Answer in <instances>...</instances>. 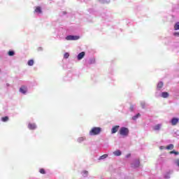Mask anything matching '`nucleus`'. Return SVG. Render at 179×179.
Instances as JSON below:
<instances>
[{
	"instance_id": "1a4fd4ad",
	"label": "nucleus",
	"mask_w": 179,
	"mask_h": 179,
	"mask_svg": "<svg viewBox=\"0 0 179 179\" xmlns=\"http://www.w3.org/2000/svg\"><path fill=\"white\" fill-rule=\"evenodd\" d=\"M160 96L163 99H167V97H169V96H170V94H169V92H162Z\"/></svg>"
},
{
	"instance_id": "7ed1b4c3",
	"label": "nucleus",
	"mask_w": 179,
	"mask_h": 179,
	"mask_svg": "<svg viewBox=\"0 0 179 179\" xmlns=\"http://www.w3.org/2000/svg\"><path fill=\"white\" fill-rule=\"evenodd\" d=\"M141 166V161L139 159H135L133 164H131V167L134 169H136Z\"/></svg>"
},
{
	"instance_id": "aec40b11",
	"label": "nucleus",
	"mask_w": 179,
	"mask_h": 179,
	"mask_svg": "<svg viewBox=\"0 0 179 179\" xmlns=\"http://www.w3.org/2000/svg\"><path fill=\"white\" fill-rule=\"evenodd\" d=\"M64 58H65V59H68V58H69V52L64 53Z\"/></svg>"
},
{
	"instance_id": "c756f323",
	"label": "nucleus",
	"mask_w": 179,
	"mask_h": 179,
	"mask_svg": "<svg viewBox=\"0 0 179 179\" xmlns=\"http://www.w3.org/2000/svg\"><path fill=\"white\" fill-rule=\"evenodd\" d=\"M162 127V125H160V124H158L157 125V129H160V127Z\"/></svg>"
},
{
	"instance_id": "4468645a",
	"label": "nucleus",
	"mask_w": 179,
	"mask_h": 179,
	"mask_svg": "<svg viewBox=\"0 0 179 179\" xmlns=\"http://www.w3.org/2000/svg\"><path fill=\"white\" fill-rule=\"evenodd\" d=\"M27 64L29 66H33V65H34V60L30 59L28 61Z\"/></svg>"
},
{
	"instance_id": "393cba45",
	"label": "nucleus",
	"mask_w": 179,
	"mask_h": 179,
	"mask_svg": "<svg viewBox=\"0 0 179 179\" xmlns=\"http://www.w3.org/2000/svg\"><path fill=\"white\" fill-rule=\"evenodd\" d=\"M141 106L142 108H145L146 103H145V102H141Z\"/></svg>"
},
{
	"instance_id": "ddd939ff",
	"label": "nucleus",
	"mask_w": 179,
	"mask_h": 179,
	"mask_svg": "<svg viewBox=\"0 0 179 179\" xmlns=\"http://www.w3.org/2000/svg\"><path fill=\"white\" fill-rule=\"evenodd\" d=\"M113 155L115 156H121L122 152L120 150H116V151L113 152Z\"/></svg>"
},
{
	"instance_id": "20e7f679",
	"label": "nucleus",
	"mask_w": 179,
	"mask_h": 179,
	"mask_svg": "<svg viewBox=\"0 0 179 179\" xmlns=\"http://www.w3.org/2000/svg\"><path fill=\"white\" fill-rule=\"evenodd\" d=\"M80 37L78 36H67L66 37V40L67 41H73V40H79Z\"/></svg>"
},
{
	"instance_id": "f8f14e48",
	"label": "nucleus",
	"mask_w": 179,
	"mask_h": 179,
	"mask_svg": "<svg viewBox=\"0 0 179 179\" xmlns=\"http://www.w3.org/2000/svg\"><path fill=\"white\" fill-rule=\"evenodd\" d=\"M166 149H167V150H173V149H174V145L170 144L166 147Z\"/></svg>"
},
{
	"instance_id": "5701e85b",
	"label": "nucleus",
	"mask_w": 179,
	"mask_h": 179,
	"mask_svg": "<svg viewBox=\"0 0 179 179\" xmlns=\"http://www.w3.org/2000/svg\"><path fill=\"white\" fill-rule=\"evenodd\" d=\"M174 164L179 167V159H175Z\"/></svg>"
},
{
	"instance_id": "9b49d317",
	"label": "nucleus",
	"mask_w": 179,
	"mask_h": 179,
	"mask_svg": "<svg viewBox=\"0 0 179 179\" xmlns=\"http://www.w3.org/2000/svg\"><path fill=\"white\" fill-rule=\"evenodd\" d=\"M36 13H42L41 7L37 6L34 10Z\"/></svg>"
},
{
	"instance_id": "423d86ee",
	"label": "nucleus",
	"mask_w": 179,
	"mask_h": 179,
	"mask_svg": "<svg viewBox=\"0 0 179 179\" xmlns=\"http://www.w3.org/2000/svg\"><path fill=\"white\" fill-rule=\"evenodd\" d=\"M20 93H22L23 94H26V93L27 92V87H26L25 86H22L20 88Z\"/></svg>"
},
{
	"instance_id": "c85d7f7f",
	"label": "nucleus",
	"mask_w": 179,
	"mask_h": 179,
	"mask_svg": "<svg viewBox=\"0 0 179 179\" xmlns=\"http://www.w3.org/2000/svg\"><path fill=\"white\" fill-rule=\"evenodd\" d=\"M130 111H134V105H131L129 108Z\"/></svg>"
},
{
	"instance_id": "dca6fc26",
	"label": "nucleus",
	"mask_w": 179,
	"mask_h": 179,
	"mask_svg": "<svg viewBox=\"0 0 179 179\" xmlns=\"http://www.w3.org/2000/svg\"><path fill=\"white\" fill-rule=\"evenodd\" d=\"M107 157H108V155L104 154L100 157V160H104V159H107Z\"/></svg>"
},
{
	"instance_id": "4be33fe9",
	"label": "nucleus",
	"mask_w": 179,
	"mask_h": 179,
	"mask_svg": "<svg viewBox=\"0 0 179 179\" xmlns=\"http://www.w3.org/2000/svg\"><path fill=\"white\" fill-rule=\"evenodd\" d=\"M8 55H9L10 57H13V55H15V52H13V51H9V52H8Z\"/></svg>"
},
{
	"instance_id": "473e14b6",
	"label": "nucleus",
	"mask_w": 179,
	"mask_h": 179,
	"mask_svg": "<svg viewBox=\"0 0 179 179\" xmlns=\"http://www.w3.org/2000/svg\"><path fill=\"white\" fill-rule=\"evenodd\" d=\"M99 1H101V0H99Z\"/></svg>"
},
{
	"instance_id": "f3484780",
	"label": "nucleus",
	"mask_w": 179,
	"mask_h": 179,
	"mask_svg": "<svg viewBox=\"0 0 179 179\" xmlns=\"http://www.w3.org/2000/svg\"><path fill=\"white\" fill-rule=\"evenodd\" d=\"M174 30H179V22L175 24Z\"/></svg>"
},
{
	"instance_id": "0eeeda50",
	"label": "nucleus",
	"mask_w": 179,
	"mask_h": 179,
	"mask_svg": "<svg viewBox=\"0 0 179 179\" xmlns=\"http://www.w3.org/2000/svg\"><path fill=\"white\" fill-rule=\"evenodd\" d=\"M29 129H36L37 128V126L36 125V123H29L28 124Z\"/></svg>"
},
{
	"instance_id": "bb28decb",
	"label": "nucleus",
	"mask_w": 179,
	"mask_h": 179,
	"mask_svg": "<svg viewBox=\"0 0 179 179\" xmlns=\"http://www.w3.org/2000/svg\"><path fill=\"white\" fill-rule=\"evenodd\" d=\"M94 62H95L94 59H91L90 60L89 64L90 65H92V64H94Z\"/></svg>"
},
{
	"instance_id": "2eb2a0df",
	"label": "nucleus",
	"mask_w": 179,
	"mask_h": 179,
	"mask_svg": "<svg viewBox=\"0 0 179 179\" xmlns=\"http://www.w3.org/2000/svg\"><path fill=\"white\" fill-rule=\"evenodd\" d=\"M1 121H3V122H6L7 121H9V117L8 116H5L1 117Z\"/></svg>"
},
{
	"instance_id": "39448f33",
	"label": "nucleus",
	"mask_w": 179,
	"mask_h": 179,
	"mask_svg": "<svg viewBox=\"0 0 179 179\" xmlns=\"http://www.w3.org/2000/svg\"><path fill=\"white\" fill-rule=\"evenodd\" d=\"M118 129H120L119 125L114 126L111 129V134H116V132H118Z\"/></svg>"
},
{
	"instance_id": "9d476101",
	"label": "nucleus",
	"mask_w": 179,
	"mask_h": 179,
	"mask_svg": "<svg viewBox=\"0 0 179 179\" xmlns=\"http://www.w3.org/2000/svg\"><path fill=\"white\" fill-rule=\"evenodd\" d=\"M85 55V52H82L80 54L78 55L77 58L78 59V61H80V59H82Z\"/></svg>"
},
{
	"instance_id": "412c9836",
	"label": "nucleus",
	"mask_w": 179,
	"mask_h": 179,
	"mask_svg": "<svg viewBox=\"0 0 179 179\" xmlns=\"http://www.w3.org/2000/svg\"><path fill=\"white\" fill-rule=\"evenodd\" d=\"M170 155H179V152H177V151L173 150V151L170 152Z\"/></svg>"
},
{
	"instance_id": "f257e3e1",
	"label": "nucleus",
	"mask_w": 179,
	"mask_h": 179,
	"mask_svg": "<svg viewBox=\"0 0 179 179\" xmlns=\"http://www.w3.org/2000/svg\"><path fill=\"white\" fill-rule=\"evenodd\" d=\"M119 134L122 135V136H128V135H129V129L127 127H121Z\"/></svg>"
},
{
	"instance_id": "a211bd4d",
	"label": "nucleus",
	"mask_w": 179,
	"mask_h": 179,
	"mask_svg": "<svg viewBox=\"0 0 179 179\" xmlns=\"http://www.w3.org/2000/svg\"><path fill=\"white\" fill-rule=\"evenodd\" d=\"M139 117H141V114L140 113H138L137 115H136L135 116H134L132 117V120H137V118H139Z\"/></svg>"
},
{
	"instance_id": "a878e982",
	"label": "nucleus",
	"mask_w": 179,
	"mask_h": 179,
	"mask_svg": "<svg viewBox=\"0 0 179 179\" xmlns=\"http://www.w3.org/2000/svg\"><path fill=\"white\" fill-rule=\"evenodd\" d=\"M83 174H84V177H87V174H89V172H87V171H84Z\"/></svg>"
},
{
	"instance_id": "2f4dec72",
	"label": "nucleus",
	"mask_w": 179,
	"mask_h": 179,
	"mask_svg": "<svg viewBox=\"0 0 179 179\" xmlns=\"http://www.w3.org/2000/svg\"><path fill=\"white\" fill-rule=\"evenodd\" d=\"M165 178H170V177L169 176V177H167V176H165Z\"/></svg>"
},
{
	"instance_id": "b1692460",
	"label": "nucleus",
	"mask_w": 179,
	"mask_h": 179,
	"mask_svg": "<svg viewBox=\"0 0 179 179\" xmlns=\"http://www.w3.org/2000/svg\"><path fill=\"white\" fill-rule=\"evenodd\" d=\"M39 173H41V174H45V170H44V169H41Z\"/></svg>"
},
{
	"instance_id": "6e6552de",
	"label": "nucleus",
	"mask_w": 179,
	"mask_h": 179,
	"mask_svg": "<svg viewBox=\"0 0 179 179\" xmlns=\"http://www.w3.org/2000/svg\"><path fill=\"white\" fill-rule=\"evenodd\" d=\"M179 122V119L177 117H173L171 120V124L172 125H177V123Z\"/></svg>"
},
{
	"instance_id": "6ab92c4d",
	"label": "nucleus",
	"mask_w": 179,
	"mask_h": 179,
	"mask_svg": "<svg viewBox=\"0 0 179 179\" xmlns=\"http://www.w3.org/2000/svg\"><path fill=\"white\" fill-rule=\"evenodd\" d=\"M163 82L160 81L159 83H158V85L157 87L159 88V89H162V87H163Z\"/></svg>"
},
{
	"instance_id": "cd10ccee",
	"label": "nucleus",
	"mask_w": 179,
	"mask_h": 179,
	"mask_svg": "<svg viewBox=\"0 0 179 179\" xmlns=\"http://www.w3.org/2000/svg\"><path fill=\"white\" fill-rule=\"evenodd\" d=\"M173 36H175V37H179V32L173 33Z\"/></svg>"
},
{
	"instance_id": "7c9ffc66",
	"label": "nucleus",
	"mask_w": 179,
	"mask_h": 179,
	"mask_svg": "<svg viewBox=\"0 0 179 179\" xmlns=\"http://www.w3.org/2000/svg\"><path fill=\"white\" fill-rule=\"evenodd\" d=\"M126 157H131V154H128L127 156H126Z\"/></svg>"
},
{
	"instance_id": "f03ea898",
	"label": "nucleus",
	"mask_w": 179,
	"mask_h": 179,
	"mask_svg": "<svg viewBox=\"0 0 179 179\" xmlns=\"http://www.w3.org/2000/svg\"><path fill=\"white\" fill-rule=\"evenodd\" d=\"M101 132V128L100 127H93L90 131V135L91 136H94V135H99Z\"/></svg>"
}]
</instances>
